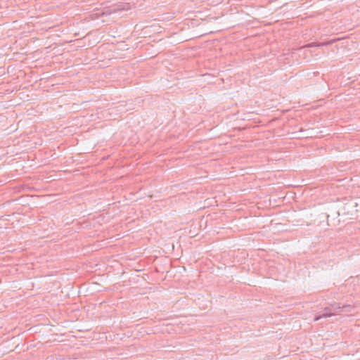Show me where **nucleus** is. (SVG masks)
I'll return each mask as SVG.
<instances>
[{"instance_id":"1","label":"nucleus","mask_w":360,"mask_h":360,"mask_svg":"<svg viewBox=\"0 0 360 360\" xmlns=\"http://www.w3.org/2000/svg\"><path fill=\"white\" fill-rule=\"evenodd\" d=\"M352 307L351 305L340 306V304H333L330 307H326L323 313L319 316H316L314 319V321H319L321 319H326L338 314L342 310L346 312H350Z\"/></svg>"},{"instance_id":"2","label":"nucleus","mask_w":360,"mask_h":360,"mask_svg":"<svg viewBox=\"0 0 360 360\" xmlns=\"http://www.w3.org/2000/svg\"><path fill=\"white\" fill-rule=\"evenodd\" d=\"M308 46H310V47H311V46H312V44H309V45H308Z\"/></svg>"}]
</instances>
